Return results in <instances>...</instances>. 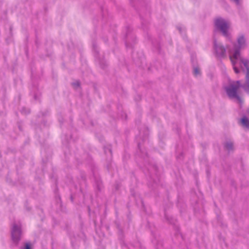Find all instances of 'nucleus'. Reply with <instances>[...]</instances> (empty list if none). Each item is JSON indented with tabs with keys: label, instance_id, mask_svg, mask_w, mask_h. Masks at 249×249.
Listing matches in <instances>:
<instances>
[{
	"label": "nucleus",
	"instance_id": "f257e3e1",
	"mask_svg": "<svg viewBox=\"0 0 249 249\" xmlns=\"http://www.w3.org/2000/svg\"><path fill=\"white\" fill-rule=\"evenodd\" d=\"M230 58L233 65V69L236 73H238V71L234 65L238 60H239L246 68L247 71V73L246 75V84L244 88L246 91H249V62L247 60L242 58L240 57L239 51L237 50L234 51L233 53H231L230 54Z\"/></svg>",
	"mask_w": 249,
	"mask_h": 249
},
{
	"label": "nucleus",
	"instance_id": "f03ea898",
	"mask_svg": "<svg viewBox=\"0 0 249 249\" xmlns=\"http://www.w3.org/2000/svg\"><path fill=\"white\" fill-rule=\"evenodd\" d=\"M240 85L239 81L234 82L226 89V91L230 98H236L238 102L240 103L242 102V100L241 98L237 95V91Z\"/></svg>",
	"mask_w": 249,
	"mask_h": 249
},
{
	"label": "nucleus",
	"instance_id": "7ed1b4c3",
	"mask_svg": "<svg viewBox=\"0 0 249 249\" xmlns=\"http://www.w3.org/2000/svg\"><path fill=\"white\" fill-rule=\"evenodd\" d=\"M214 23L216 28L221 31L224 36H227L229 24L221 18H216Z\"/></svg>",
	"mask_w": 249,
	"mask_h": 249
},
{
	"label": "nucleus",
	"instance_id": "20e7f679",
	"mask_svg": "<svg viewBox=\"0 0 249 249\" xmlns=\"http://www.w3.org/2000/svg\"><path fill=\"white\" fill-rule=\"evenodd\" d=\"M20 233L19 228L16 226H14L12 232L13 239L15 240H18Z\"/></svg>",
	"mask_w": 249,
	"mask_h": 249
},
{
	"label": "nucleus",
	"instance_id": "39448f33",
	"mask_svg": "<svg viewBox=\"0 0 249 249\" xmlns=\"http://www.w3.org/2000/svg\"><path fill=\"white\" fill-rule=\"evenodd\" d=\"M214 47L216 53L218 55L223 56L225 55V50L223 46L215 44Z\"/></svg>",
	"mask_w": 249,
	"mask_h": 249
},
{
	"label": "nucleus",
	"instance_id": "423d86ee",
	"mask_svg": "<svg viewBox=\"0 0 249 249\" xmlns=\"http://www.w3.org/2000/svg\"><path fill=\"white\" fill-rule=\"evenodd\" d=\"M241 122L243 126L247 127H249V120L246 117H243L241 119Z\"/></svg>",
	"mask_w": 249,
	"mask_h": 249
},
{
	"label": "nucleus",
	"instance_id": "0eeeda50",
	"mask_svg": "<svg viewBox=\"0 0 249 249\" xmlns=\"http://www.w3.org/2000/svg\"><path fill=\"white\" fill-rule=\"evenodd\" d=\"M238 44L242 46L245 43V39L243 36H240L238 40Z\"/></svg>",
	"mask_w": 249,
	"mask_h": 249
},
{
	"label": "nucleus",
	"instance_id": "6e6552de",
	"mask_svg": "<svg viewBox=\"0 0 249 249\" xmlns=\"http://www.w3.org/2000/svg\"><path fill=\"white\" fill-rule=\"evenodd\" d=\"M194 72V74L196 76L198 74H199L200 73L199 69L197 68H195Z\"/></svg>",
	"mask_w": 249,
	"mask_h": 249
},
{
	"label": "nucleus",
	"instance_id": "1a4fd4ad",
	"mask_svg": "<svg viewBox=\"0 0 249 249\" xmlns=\"http://www.w3.org/2000/svg\"><path fill=\"white\" fill-rule=\"evenodd\" d=\"M232 144L231 143H227L226 145V147L228 149H231L232 148Z\"/></svg>",
	"mask_w": 249,
	"mask_h": 249
},
{
	"label": "nucleus",
	"instance_id": "9d476101",
	"mask_svg": "<svg viewBox=\"0 0 249 249\" xmlns=\"http://www.w3.org/2000/svg\"><path fill=\"white\" fill-rule=\"evenodd\" d=\"M25 249H30V244L29 243L26 244Z\"/></svg>",
	"mask_w": 249,
	"mask_h": 249
},
{
	"label": "nucleus",
	"instance_id": "9b49d317",
	"mask_svg": "<svg viewBox=\"0 0 249 249\" xmlns=\"http://www.w3.org/2000/svg\"><path fill=\"white\" fill-rule=\"evenodd\" d=\"M235 1H238V0H234Z\"/></svg>",
	"mask_w": 249,
	"mask_h": 249
}]
</instances>
